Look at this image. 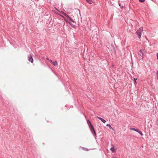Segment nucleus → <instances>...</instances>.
Wrapping results in <instances>:
<instances>
[{"instance_id": "nucleus-23", "label": "nucleus", "mask_w": 158, "mask_h": 158, "mask_svg": "<svg viewBox=\"0 0 158 158\" xmlns=\"http://www.w3.org/2000/svg\"><path fill=\"white\" fill-rule=\"evenodd\" d=\"M133 79H136V78H133Z\"/></svg>"}, {"instance_id": "nucleus-18", "label": "nucleus", "mask_w": 158, "mask_h": 158, "mask_svg": "<svg viewBox=\"0 0 158 158\" xmlns=\"http://www.w3.org/2000/svg\"><path fill=\"white\" fill-rule=\"evenodd\" d=\"M145 0H139V1L140 2H144Z\"/></svg>"}, {"instance_id": "nucleus-16", "label": "nucleus", "mask_w": 158, "mask_h": 158, "mask_svg": "<svg viewBox=\"0 0 158 158\" xmlns=\"http://www.w3.org/2000/svg\"><path fill=\"white\" fill-rule=\"evenodd\" d=\"M137 132H138L139 134H140V135L142 136L143 135L141 131H139V130H138V131Z\"/></svg>"}, {"instance_id": "nucleus-22", "label": "nucleus", "mask_w": 158, "mask_h": 158, "mask_svg": "<svg viewBox=\"0 0 158 158\" xmlns=\"http://www.w3.org/2000/svg\"><path fill=\"white\" fill-rule=\"evenodd\" d=\"M134 82H135V83H136V80H135H135H134Z\"/></svg>"}, {"instance_id": "nucleus-2", "label": "nucleus", "mask_w": 158, "mask_h": 158, "mask_svg": "<svg viewBox=\"0 0 158 158\" xmlns=\"http://www.w3.org/2000/svg\"><path fill=\"white\" fill-rule=\"evenodd\" d=\"M143 31V28L141 27L139 28L136 31V33L137 35L138 38L140 39L141 36L142 32Z\"/></svg>"}, {"instance_id": "nucleus-10", "label": "nucleus", "mask_w": 158, "mask_h": 158, "mask_svg": "<svg viewBox=\"0 0 158 158\" xmlns=\"http://www.w3.org/2000/svg\"><path fill=\"white\" fill-rule=\"evenodd\" d=\"M86 2L89 4H91L92 2V0H86Z\"/></svg>"}, {"instance_id": "nucleus-3", "label": "nucleus", "mask_w": 158, "mask_h": 158, "mask_svg": "<svg viewBox=\"0 0 158 158\" xmlns=\"http://www.w3.org/2000/svg\"><path fill=\"white\" fill-rule=\"evenodd\" d=\"M117 149V148L114 146L112 145L110 150L113 153H114Z\"/></svg>"}, {"instance_id": "nucleus-21", "label": "nucleus", "mask_w": 158, "mask_h": 158, "mask_svg": "<svg viewBox=\"0 0 158 158\" xmlns=\"http://www.w3.org/2000/svg\"><path fill=\"white\" fill-rule=\"evenodd\" d=\"M46 59H47V60H49V58L48 57L46 58Z\"/></svg>"}, {"instance_id": "nucleus-4", "label": "nucleus", "mask_w": 158, "mask_h": 158, "mask_svg": "<svg viewBox=\"0 0 158 158\" xmlns=\"http://www.w3.org/2000/svg\"><path fill=\"white\" fill-rule=\"evenodd\" d=\"M28 59L29 61L32 63L33 62V59L32 58V56L31 54L30 55L28 56Z\"/></svg>"}, {"instance_id": "nucleus-17", "label": "nucleus", "mask_w": 158, "mask_h": 158, "mask_svg": "<svg viewBox=\"0 0 158 158\" xmlns=\"http://www.w3.org/2000/svg\"><path fill=\"white\" fill-rule=\"evenodd\" d=\"M49 61L52 64H53V62H54L52 60H49Z\"/></svg>"}, {"instance_id": "nucleus-19", "label": "nucleus", "mask_w": 158, "mask_h": 158, "mask_svg": "<svg viewBox=\"0 0 158 158\" xmlns=\"http://www.w3.org/2000/svg\"><path fill=\"white\" fill-rule=\"evenodd\" d=\"M156 78L158 79V71H156Z\"/></svg>"}, {"instance_id": "nucleus-9", "label": "nucleus", "mask_w": 158, "mask_h": 158, "mask_svg": "<svg viewBox=\"0 0 158 158\" xmlns=\"http://www.w3.org/2000/svg\"><path fill=\"white\" fill-rule=\"evenodd\" d=\"M54 66H56L58 64L57 62V61H54L53 64Z\"/></svg>"}, {"instance_id": "nucleus-6", "label": "nucleus", "mask_w": 158, "mask_h": 158, "mask_svg": "<svg viewBox=\"0 0 158 158\" xmlns=\"http://www.w3.org/2000/svg\"><path fill=\"white\" fill-rule=\"evenodd\" d=\"M97 118H98L99 119H100V120H101V121L103 123H105L106 122V121L104 120V119H103V118H100V117H98L97 116Z\"/></svg>"}, {"instance_id": "nucleus-14", "label": "nucleus", "mask_w": 158, "mask_h": 158, "mask_svg": "<svg viewBox=\"0 0 158 158\" xmlns=\"http://www.w3.org/2000/svg\"><path fill=\"white\" fill-rule=\"evenodd\" d=\"M88 125H89V127H90V126H91V125H92V124H91V122H90L89 121H88Z\"/></svg>"}, {"instance_id": "nucleus-12", "label": "nucleus", "mask_w": 158, "mask_h": 158, "mask_svg": "<svg viewBox=\"0 0 158 158\" xmlns=\"http://www.w3.org/2000/svg\"><path fill=\"white\" fill-rule=\"evenodd\" d=\"M69 24H70V26H71V27H72L74 28L75 27V25H74L72 24L70 22H69Z\"/></svg>"}, {"instance_id": "nucleus-7", "label": "nucleus", "mask_w": 158, "mask_h": 158, "mask_svg": "<svg viewBox=\"0 0 158 158\" xmlns=\"http://www.w3.org/2000/svg\"><path fill=\"white\" fill-rule=\"evenodd\" d=\"M67 19H68L67 20L68 21V20H69L73 23H74L75 22L73 20V19L69 16Z\"/></svg>"}, {"instance_id": "nucleus-15", "label": "nucleus", "mask_w": 158, "mask_h": 158, "mask_svg": "<svg viewBox=\"0 0 158 158\" xmlns=\"http://www.w3.org/2000/svg\"><path fill=\"white\" fill-rule=\"evenodd\" d=\"M61 16V17H62V18H64V19L65 20L66 22H68V21L67 20V19H66L64 17V16H62H62Z\"/></svg>"}, {"instance_id": "nucleus-5", "label": "nucleus", "mask_w": 158, "mask_h": 158, "mask_svg": "<svg viewBox=\"0 0 158 158\" xmlns=\"http://www.w3.org/2000/svg\"><path fill=\"white\" fill-rule=\"evenodd\" d=\"M89 127H90V128L91 131L92 133H94V135L95 136L96 135V134L95 131L94 130V127H93V125H91V126H90Z\"/></svg>"}, {"instance_id": "nucleus-1", "label": "nucleus", "mask_w": 158, "mask_h": 158, "mask_svg": "<svg viewBox=\"0 0 158 158\" xmlns=\"http://www.w3.org/2000/svg\"><path fill=\"white\" fill-rule=\"evenodd\" d=\"M139 59L140 60H142L145 52V50L144 49H141L139 50Z\"/></svg>"}, {"instance_id": "nucleus-8", "label": "nucleus", "mask_w": 158, "mask_h": 158, "mask_svg": "<svg viewBox=\"0 0 158 158\" xmlns=\"http://www.w3.org/2000/svg\"><path fill=\"white\" fill-rule=\"evenodd\" d=\"M130 130H133V131H136L137 132H138V130L139 129H135L134 128H130Z\"/></svg>"}, {"instance_id": "nucleus-20", "label": "nucleus", "mask_w": 158, "mask_h": 158, "mask_svg": "<svg viewBox=\"0 0 158 158\" xmlns=\"http://www.w3.org/2000/svg\"><path fill=\"white\" fill-rule=\"evenodd\" d=\"M156 56H157V59L158 60V53H157L156 54Z\"/></svg>"}, {"instance_id": "nucleus-11", "label": "nucleus", "mask_w": 158, "mask_h": 158, "mask_svg": "<svg viewBox=\"0 0 158 158\" xmlns=\"http://www.w3.org/2000/svg\"><path fill=\"white\" fill-rule=\"evenodd\" d=\"M63 15H64L66 17V18H67L69 16L68 15H67L66 13H64V12L63 13Z\"/></svg>"}, {"instance_id": "nucleus-13", "label": "nucleus", "mask_w": 158, "mask_h": 158, "mask_svg": "<svg viewBox=\"0 0 158 158\" xmlns=\"http://www.w3.org/2000/svg\"><path fill=\"white\" fill-rule=\"evenodd\" d=\"M106 126L108 127L110 129H113V128L110 124H107Z\"/></svg>"}]
</instances>
